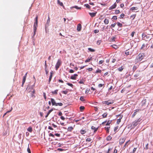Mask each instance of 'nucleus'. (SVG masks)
Segmentation results:
<instances>
[{
    "label": "nucleus",
    "instance_id": "1",
    "mask_svg": "<svg viewBox=\"0 0 153 153\" xmlns=\"http://www.w3.org/2000/svg\"><path fill=\"white\" fill-rule=\"evenodd\" d=\"M142 119L139 118L137 120H136L133 122L131 124L130 127L131 128H134L135 127L137 126L138 124H140V122L141 121Z\"/></svg>",
    "mask_w": 153,
    "mask_h": 153
},
{
    "label": "nucleus",
    "instance_id": "2",
    "mask_svg": "<svg viewBox=\"0 0 153 153\" xmlns=\"http://www.w3.org/2000/svg\"><path fill=\"white\" fill-rule=\"evenodd\" d=\"M144 57V54L143 53H140L138 56L136 57V61L137 62L141 61Z\"/></svg>",
    "mask_w": 153,
    "mask_h": 153
},
{
    "label": "nucleus",
    "instance_id": "3",
    "mask_svg": "<svg viewBox=\"0 0 153 153\" xmlns=\"http://www.w3.org/2000/svg\"><path fill=\"white\" fill-rule=\"evenodd\" d=\"M62 62L60 59H58L57 62L55 65L56 70H57L59 66L61 65Z\"/></svg>",
    "mask_w": 153,
    "mask_h": 153
},
{
    "label": "nucleus",
    "instance_id": "4",
    "mask_svg": "<svg viewBox=\"0 0 153 153\" xmlns=\"http://www.w3.org/2000/svg\"><path fill=\"white\" fill-rule=\"evenodd\" d=\"M126 138L125 137H121L119 140V144L120 145L123 144L125 141Z\"/></svg>",
    "mask_w": 153,
    "mask_h": 153
},
{
    "label": "nucleus",
    "instance_id": "5",
    "mask_svg": "<svg viewBox=\"0 0 153 153\" xmlns=\"http://www.w3.org/2000/svg\"><path fill=\"white\" fill-rule=\"evenodd\" d=\"M130 141V140H129L126 142V143L124 145L123 147V149L125 150V148L128 146V145H129L130 144V143H129Z\"/></svg>",
    "mask_w": 153,
    "mask_h": 153
},
{
    "label": "nucleus",
    "instance_id": "6",
    "mask_svg": "<svg viewBox=\"0 0 153 153\" xmlns=\"http://www.w3.org/2000/svg\"><path fill=\"white\" fill-rule=\"evenodd\" d=\"M27 73H26L23 77V79H22V87L23 86L25 82L26 78L27 76Z\"/></svg>",
    "mask_w": 153,
    "mask_h": 153
},
{
    "label": "nucleus",
    "instance_id": "7",
    "mask_svg": "<svg viewBox=\"0 0 153 153\" xmlns=\"http://www.w3.org/2000/svg\"><path fill=\"white\" fill-rule=\"evenodd\" d=\"M50 18L49 16L48 17V19L47 22H46V25H45V30H46V32H47V31L46 30V28L48 27V26L49 25V24L50 22Z\"/></svg>",
    "mask_w": 153,
    "mask_h": 153
},
{
    "label": "nucleus",
    "instance_id": "8",
    "mask_svg": "<svg viewBox=\"0 0 153 153\" xmlns=\"http://www.w3.org/2000/svg\"><path fill=\"white\" fill-rule=\"evenodd\" d=\"M36 24V22H34L33 25V31H34V34L33 36H34L36 34V30L37 27Z\"/></svg>",
    "mask_w": 153,
    "mask_h": 153
},
{
    "label": "nucleus",
    "instance_id": "9",
    "mask_svg": "<svg viewBox=\"0 0 153 153\" xmlns=\"http://www.w3.org/2000/svg\"><path fill=\"white\" fill-rule=\"evenodd\" d=\"M140 110L139 109H136V110H134V113L133 114H132V116H131V117L132 118H134L135 116V115L137 113V112L138 111H139Z\"/></svg>",
    "mask_w": 153,
    "mask_h": 153
},
{
    "label": "nucleus",
    "instance_id": "10",
    "mask_svg": "<svg viewBox=\"0 0 153 153\" xmlns=\"http://www.w3.org/2000/svg\"><path fill=\"white\" fill-rule=\"evenodd\" d=\"M109 100L104 101L102 103L103 104H106L108 105H109L110 104H111L113 103V102H109Z\"/></svg>",
    "mask_w": 153,
    "mask_h": 153
},
{
    "label": "nucleus",
    "instance_id": "11",
    "mask_svg": "<svg viewBox=\"0 0 153 153\" xmlns=\"http://www.w3.org/2000/svg\"><path fill=\"white\" fill-rule=\"evenodd\" d=\"M82 28V25L81 24H78L77 27V30L78 31H81Z\"/></svg>",
    "mask_w": 153,
    "mask_h": 153
},
{
    "label": "nucleus",
    "instance_id": "12",
    "mask_svg": "<svg viewBox=\"0 0 153 153\" xmlns=\"http://www.w3.org/2000/svg\"><path fill=\"white\" fill-rule=\"evenodd\" d=\"M117 6V4L115 2V3L114 4H113L109 8V10H112V9H114L115 8H116V7Z\"/></svg>",
    "mask_w": 153,
    "mask_h": 153
},
{
    "label": "nucleus",
    "instance_id": "13",
    "mask_svg": "<svg viewBox=\"0 0 153 153\" xmlns=\"http://www.w3.org/2000/svg\"><path fill=\"white\" fill-rule=\"evenodd\" d=\"M78 76L77 74H75L74 75L71 76L70 77V79H76V77Z\"/></svg>",
    "mask_w": 153,
    "mask_h": 153
},
{
    "label": "nucleus",
    "instance_id": "14",
    "mask_svg": "<svg viewBox=\"0 0 153 153\" xmlns=\"http://www.w3.org/2000/svg\"><path fill=\"white\" fill-rule=\"evenodd\" d=\"M97 13V12H94V13H89V14L90 15V16L92 17H93L95 16L96 14Z\"/></svg>",
    "mask_w": 153,
    "mask_h": 153
},
{
    "label": "nucleus",
    "instance_id": "15",
    "mask_svg": "<svg viewBox=\"0 0 153 153\" xmlns=\"http://www.w3.org/2000/svg\"><path fill=\"white\" fill-rule=\"evenodd\" d=\"M51 102L52 104V105H55L56 104V102L54 99L51 98Z\"/></svg>",
    "mask_w": 153,
    "mask_h": 153
},
{
    "label": "nucleus",
    "instance_id": "16",
    "mask_svg": "<svg viewBox=\"0 0 153 153\" xmlns=\"http://www.w3.org/2000/svg\"><path fill=\"white\" fill-rule=\"evenodd\" d=\"M53 110V108H52L49 110L48 112L47 115L45 116V117L46 118H47L48 116L50 114V113Z\"/></svg>",
    "mask_w": 153,
    "mask_h": 153
},
{
    "label": "nucleus",
    "instance_id": "17",
    "mask_svg": "<svg viewBox=\"0 0 153 153\" xmlns=\"http://www.w3.org/2000/svg\"><path fill=\"white\" fill-rule=\"evenodd\" d=\"M138 9V8L137 7H131L130 10H131L132 11H134L135 10H137Z\"/></svg>",
    "mask_w": 153,
    "mask_h": 153
},
{
    "label": "nucleus",
    "instance_id": "18",
    "mask_svg": "<svg viewBox=\"0 0 153 153\" xmlns=\"http://www.w3.org/2000/svg\"><path fill=\"white\" fill-rule=\"evenodd\" d=\"M53 76V71H51L50 73V75L49 79V81L50 82Z\"/></svg>",
    "mask_w": 153,
    "mask_h": 153
},
{
    "label": "nucleus",
    "instance_id": "19",
    "mask_svg": "<svg viewBox=\"0 0 153 153\" xmlns=\"http://www.w3.org/2000/svg\"><path fill=\"white\" fill-rule=\"evenodd\" d=\"M113 149V147H109L108 149V151L106 152V153H111V151Z\"/></svg>",
    "mask_w": 153,
    "mask_h": 153
},
{
    "label": "nucleus",
    "instance_id": "20",
    "mask_svg": "<svg viewBox=\"0 0 153 153\" xmlns=\"http://www.w3.org/2000/svg\"><path fill=\"white\" fill-rule=\"evenodd\" d=\"M58 91V89H56L54 91H52L51 93L53 94L56 95L57 94Z\"/></svg>",
    "mask_w": 153,
    "mask_h": 153
},
{
    "label": "nucleus",
    "instance_id": "21",
    "mask_svg": "<svg viewBox=\"0 0 153 153\" xmlns=\"http://www.w3.org/2000/svg\"><path fill=\"white\" fill-rule=\"evenodd\" d=\"M80 132L82 134H85L86 132V131L85 130L82 129L80 130Z\"/></svg>",
    "mask_w": 153,
    "mask_h": 153
},
{
    "label": "nucleus",
    "instance_id": "22",
    "mask_svg": "<svg viewBox=\"0 0 153 153\" xmlns=\"http://www.w3.org/2000/svg\"><path fill=\"white\" fill-rule=\"evenodd\" d=\"M146 99L143 100L142 101V105H146Z\"/></svg>",
    "mask_w": 153,
    "mask_h": 153
},
{
    "label": "nucleus",
    "instance_id": "23",
    "mask_svg": "<svg viewBox=\"0 0 153 153\" xmlns=\"http://www.w3.org/2000/svg\"><path fill=\"white\" fill-rule=\"evenodd\" d=\"M92 129L94 130V132H95L98 130V128H95L94 126H92L91 127Z\"/></svg>",
    "mask_w": 153,
    "mask_h": 153
},
{
    "label": "nucleus",
    "instance_id": "24",
    "mask_svg": "<svg viewBox=\"0 0 153 153\" xmlns=\"http://www.w3.org/2000/svg\"><path fill=\"white\" fill-rule=\"evenodd\" d=\"M38 16H37L36 17L35 19V22H36V26H38Z\"/></svg>",
    "mask_w": 153,
    "mask_h": 153
},
{
    "label": "nucleus",
    "instance_id": "25",
    "mask_svg": "<svg viewBox=\"0 0 153 153\" xmlns=\"http://www.w3.org/2000/svg\"><path fill=\"white\" fill-rule=\"evenodd\" d=\"M104 22L105 24H108L109 23V20L107 19H105Z\"/></svg>",
    "mask_w": 153,
    "mask_h": 153
},
{
    "label": "nucleus",
    "instance_id": "26",
    "mask_svg": "<svg viewBox=\"0 0 153 153\" xmlns=\"http://www.w3.org/2000/svg\"><path fill=\"white\" fill-rule=\"evenodd\" d=\"M92 57H91L90 58H88L85 61V63L89 62L91 60H92Z\"/></svg>",
    "mask_w": 153,
    "mask_h": 153
},
{
    "label": "nucleus",
    "instance_id": "27",
    "mask_svg": "<svg viewBox=\"0 0 153 153\" xmlns=\"http://www.w3.org/2000/svg\"><path fill=\"white\" fill-rule=\"evenodd\" d=\"M85 107L84 106H81L79 107V109L81 111H82L85 109Z\"/></svg>",
    "mask_w": 153,
    "mask_h": 153
},
{
    "label": "nucleus",
    "instance_id": "28",
    "mask_svg": "<svg viewBox=\"0 0 153 153\" xmlns=\"http://www.w3.org/2000/svg\"><path fill=\"white\" fill-rule=\"evenodd\" d=\"M73 129V128L72 126L69 127L68 129V131H71Z\"/></svg>",
    "mask_w": 153,
    "mask_h": 153
},
{
    "label": "nucleus",
    "instance_id": "29",
    "mask_svg": "<svg viewBox=\"0 0 153 153\" xmlns=\"http://www.w3.org/2000/svg\"><path fill=\"white\" fill-rule=\"evenodd\" d=\"M63 105V104L61 102L59 103H56V104L55 105V106H62Z\"/></svg>",
    "mask_w": 153,
    "mask_h": 153
},
{
    "label": "nucleus",
    "instance_id": "30",
    "mask_svg": "<svg viewBox=\"0 0 153 153\" xmlns=\"http://www.w3.org/2000/svg\"><path fill=\"white\" fill-rule=\"evenodd\" d=\"M75 8L77 10H80L81 8V7H79L77 6H73V7H71V8Z\"/></svg>",
    "mask_w": 153,
    "mask_h": 153
},
{
    "label": "nucleus",
    "instance_id": "31",
    "mask_svg": "<svg viewBox=\"0 0 153 153\" xmlns=\"http://www.w3.org/2000/svg\"><path fill=\"white\" fill-rule=\"evenodd\" d=\"M57 3L61 6H63V4L59 0H57Z\"/></svg>",
    "mask_w": 153,
    "mask_h": 153
},
{
    "label": "nucleus",
    "instance_id": "32",
    "mask_svg": "<svg viewBox=\"0 0 153 153\" xmlns=\"http://www.w3.org/2000/svg\"><path fill=\"white\" fill-rule=\"evenodd\" d=\"M140 72V71H137V72H138V73H137L136 74H135L134 75V77H137L138 76L140 75V74L139 73Z\"/></svg>",
    "mask_w": 153,
    "mask_h": 153
},
{
    "label": "nucleus",
    "instance_id": "33",
    "mask_svg": "<svg viewBox=\"0 0 153 153\" xmlns=\"http://www.w3.org/2000/svg\"><path fill=\"white\" fill-rule=\"evenodd\" d=\"M27 130L30 132H31L32 131V128L31 127H30L27 128Z\"/></svg>",
    "mask_w": 153,
    "mask_h": 153
},
{
    "label": "nucleus",
    "instance_id": "34",
    "mask_svg": "<svg viewBox=\"0 0 153 153\" xmlns=\"http://www.w3.org/2000/svg\"><path fill=\"white\" fill-rule=\"evenodd\" d=\"M107 113L106 112L105 113L102 115V116L103 118H106L107 117Z\"/></svg>",
    "mask_w": 153,
    "mask_h": 153
},
{
    "label": "nucleus",
    "instance_id": "35",
    "mask_svg": "<svg viewBox=\"0 0 153 153\" xmlns=\"http://www.w3.org/2000/svg\"><path fill=\"white\" fill-rule=\"evenodd\" d=\"M110 128V127H105V130H106V132L108 133L109 132V128Z\"/></svg>",
    "mask_w": 153,
    "mask_h": 153
},
{
    "label": "nucleus",
    "instance_id": "36",
    "mask_svg": "<svg viewBox=\"0 0 153 153\" xmlns=\"http://www.w3.org/2000/svg\"><path fill=\"white\" fill-rule=\"evenodd\" d=\"M117 25L120 27H121L123 26L122 24L119 22H117Z\"/></svg>",
    "mask_w": 153,
    "mask_h": 153
},
{
    "label": "nucleus",
    "instance_id": "37",
    "mask_svg": "<svg viewBox=\"0 0 153 153\" xmlns=\"http://www.w3.org/2000/svg\"><path fill=\"white\" fill-rule=\"evenodd\" d=\"M84 6L87 8L90 9L91 7L88 4H85L84 5Z\"/></svg>",
    "mask_w": 153,
    "mask_h": 153
},
{
    "label": "nucleus",
    "instance_id": "38",
    "mask_svg": "<svg viewBox=\"0 0 153 153\" xmlns=\"http://www.w3.org/2000/svg\"><path fill=\"white\" fill-rule=\"evenodd\" d=\"M137 66L134 65L133 68V71L134 72L137 69Z\"/></svg>",
    "mask_w": 153,
    "mask_h": 153
},
{
    "label": "nucleus",
    "instance_id": "39",
    "mask_svg": "<svg viewBox=\"0 0 153 153\" xmlns=\"http://www.w3.org/2000/svg\"><path fill=\"white\" fill-rule=\"evenodd\" d=\"M112 139V137L110 136H108L107 137L106 139L107 140H110Z\"/></svg>",
    "mask_w": 153,
    "mask_h": 153
},
{
    "label": "nucleus",
    "instance_id": "40",
    "mask_svg": "<svg viewBox=\"0 0 153 153\" xmlns=\"http://www.w3.org/2000/svg\"><path fill=\"white\" fill-rule=\"evenodd\" d=\"M80 100L82 101H85V100L84 99V97L83 96H81L80 97Z\"/></svg>",
    "mask_w": 153,
    "mask_h": 153
},
{
    "label": "nucleus",
    "instance_id": "41",
    "mask_svg": "<svg viewBox=\"0 0 153 153\" xmlns=\"http://www.w3.org/2000/svg\"><path fill=\"white\" fill-rule=\"evenodd\" d=\"M125 16V14L123 13L122 14H121L120 16V17H119L120 18H123Z\"/></svg>",
    "mask_w": 153,
    "mask_h": 153
},
{
    "label": "nucleus",
    "instance_id": "42",
    "mask_svg": "<svg viewBox=\"0 0 153 153\" xmlns=\"http://www.w3.org/2000/svg\"><path fill=\"white\" fill-rule=\"evenodd\" d=\"M117 16H113L112 19L114 20H117Z\"/></svg>",
    "mask_w": 153,
    "mask_h": 153
},
{
    "label": "nucleus",
    "instance_id": "43",
    "mask_svg": "<svg viewBox=\"0 0 153 153\" xmlns=\"http://www.w3.org/2000/svg\"><path fill=\"white\" fill-rule=\"evenodd\" d=\"M12 109H13V108L11 107V110L10 111H7L4 114L3 116L4 117V116L7 113H9V112H10L12 110Z\"/></svg>",
    "mask_w": 153,
    "mask_h": 153
},
{
    "label": "nucleus",
    "instance_id": "44",
    "mask_svg": "<svg viewBox=\"0 0 153 153\" xmlns=\"http://www.w3.org/2000/svg\"><path fill=\"white\" fill-rule=\"evenodd\" d=\"M45 71L46 72V74L48 75V71L47 68H45Z\"/></svg>",
    "mask_w": 153,
    "mask_h": 153
},
{
    "label": "nucleus",
    "instance_id": "45",
    "mask_svg": "<svg viewBox=\"0 0 153 153\" xmlns=\"http://www.w3.org/2000/svg\"><path fill=\"white\" fill-rule=\"evenodd\" d=\"M62 93L65 94H67L68 93V91H62Z\"/></svg>",
    "mask_w": 153,
    "mask_h": 153
},
{
    "label": "nucleus",
    "instance_id": "46",
    "mask_svg": "<svg viewBox=\"0 0 153 153\" xmlns=\"http://www.w3.org/2000/svg\"><path fill=\"white\" fill-rule=\"evenodd\" d=\"M123 69V68L122 66H121L118 68V70L120 71H122Z\"/></svg>",
    "mask_w": 153,
    "mask_h": 153
},
{
    "label": "nucleus",
    "instance_id": "47",
    "mask_svg": "<svg viewBox=\"0 0 153 153\" xmlns=\"http://www.w3.org/2000/svg\"><path fill=\"white\" fill-rule=\"evenodd\" d=\"M93 70V69L92 68H89L87 69L89 72L92 71Z\"/></svg>",
    "mask_w": 153,
    "mask_h": 153
},
{
    "label": "nucleus",
    "instance_id": "48",
    "mask_svg": "<svg viewBox=\"0 0 153 153\" xmlns=\"http://www.w3.org/2000/svg\"><path fill=\"white\" fill-rule=\"evenodd\" d=\"M86 141L88 142H90L91 141V139L90 138H87Z\"/></svg>",
    "mask_w": 153,
    "mask_h": 153
},
{
    "label": "nucleus",
    "instance_id": "49",
    "mask_svg": "<svg viewBox=\"0 0 153 153\" xmlns=\"http://www.w3.org/2000/svg\"><path fill=\"white\" fill-rule=\"evenodd\" d=\"M88 50L90 51H91V52H94L95 51V50L93 49H92L91 48H88Z\"/></svg>",
    "mask_w": 153,
    "mask_h": 153
},
{
    "label": "nucleus",
    "instance_id": "50",
    "mask_svg": "<svg viewBox=\"0 0 153 153\" xmlns=\"http://www.w3.org/2000/svg\"><path fill=\"white\" fill-rule=\"evenodd\" d=\"M112 122L111 120V121H108V122L107 123V124H106V125H109Z\"/></svg>",
    "mask_w": 153,
    "mask_h": 153
},
{
    "label": "nucleus",
    "instance_id": "51",
    "mask_svg": "<svg viewBox=\"0 0 153 153\" xmlns=\"http://www.w3.org/2000/svg\"><path fill=\"white\" fill-rule=\"evenodd\" d=\"M67 84L68 85L72 87H73V85L71 84V83H67Z\"/></svg>",
    "mask_w": 153,
    "mask_h": 153
},
{
    "label": "nucleus",
    "instance_id": "52",
    "mask_svg": "<svg viewBox=\"0 0 153 153\" xmlns=\"http://www.w3.org/2000/svg\"><path fill=\"white\" fill-rule=\"evenodd\" d=\"M120 13V11L119 10H116L115 11V14H118Z\"/></svg>",
    "mask_w": 153,
    "mask_h": 153
},
{
    "label": "nucleus",
    "instance_id": "53",
    "mask_svg": "<svg viewBox=\"0 0 153 153\" xmlns=\"http://www.w3.org/2000/svg\"><path fill=\"white\" fill-rule=\"evenodd\" d=\"M102 72V71L101 70H100V69H98L96 71V73H101Z\"/></svg>",
    "mask_w": 153,
    "mask_h": 153
},
{
    "label": "nucleus",
    "instance_id": "54",
    "mask_svg": "<svg viewBox=\"0 0 153 153\" xmlns=\"http://www.w3.org/2000/svg\"><path fill=\"white\" fill-rule=\"evenodd\" d=\"M27 151L29 153H31L30 149L29 147V145H28V147L27 149Z\"/></svg>",
    "mask_w": 153,
    "mask_h": 153
},
{
    "label": "nucleus",
    "instance_id": "55",
    "mask_svg": "<svg viewBox=\"0 0 153 153\" xmlns=\"http://www.w3.org/2000/svg\"><path fill=\"white\" fill-rule=\"evenodd\" d=\"M121 122V120L118 119L117 120V124H119Z\"/></svg>",
    "mask_w": 153,
    "mask_h": 153
},
{
    "label": "nucleus",
    "instance_id": "56",
    "mask_svg": "<svg viewBox=\"0 0 153 153\" xmlns=\"http://www.w3.org/2000/svg\"><path fill=\"white\" fill-rule=\"evenodd\" d=\"M148 145H149V144H148V143H147L146 146H145V147L144 148V149H145L146 150H147L149 148V147H148Z\"/></svg>",
    "mask_w": 153,
    "mask_h": 153
},
{
    "label": "nucleus",
    "instance_id": "57",
    "mask_svg": "<svg viewBox=\"0 0 153 153\" xmlns=\"http://www.w3.org/2000/svg\"><path fill=\"white\" fill-rule=\"evenodd\" d=\"M118 128V126H116L115 128H114V131L116 132V131L117 130V129Z\"/></svg>",
    "mask_w": 153,
    "mask_h": 153
},
{
    "label": "nucleus",
    "instance_id": "58",
    "mask_svg": "<svg viewBox=\"0 0 153 153\" xmlns=\"http://www.w3.org/2000/svg\"><path fill=\"white\" fill-rule=\"evenodd\" d=\"M104 85V84H100L98 85V87L99 88H101Z\"/></svg>",
    "mask_w": 153,
    "mask_h": 153
},
{
    "label": "nucleus",
    "instance_id": "59",
    "mask_svg": "<svg viewBox=\"0 0 153 153\" xmlns=\"http://www.w3.org/2000/svg\"><path fill=\"white\" fill-rule=\"evenodd\" d=\"M49 136L50 137H54V135L52 133H50L49 134Z\"/></svg>",
    "mask_w": 153,
    "mask_h": 153
},
{
    "label": "nucleus",
    "instance_id": "60",
    "mask_svg": "<svg viewBox=\"0 0 153 153\" xmlns=\"http://www.w3.org/2000/svg\"><path fill=\"white\" fill-rule=\"evenodd\" d=\"M136 16V14L134 15H133L131 16L130 17L131 18H133V19H134V18H135Z\"/></svg>",
    "mask_w": 153,
    "mask_h": 153
},
{
    "label": "nucleus",
    "instance_id": "61",
    "mask_svg": "<svg viewBox=\"0 0 153 153\" xmlns=\"http://www.w3.org/2000/svg\"><path fill=\"white\" fill-rule=\"evenodd\" d=\"M137 149V148H134L133 149V151L132 152V153H134L136 151Z\"/></svg>",
    "mask_w": 153,
    "mask_h": 153
},
{
    "label": "nucleus",
    "instance_id": "62",
    "mask_svg": "<svg viewBox=\"0 0 153 153\" xmlns=\"http://www.w3.org/2000/svg\"><path fill=\"white\" fill-rule=\"evenodd\" d=\"M112 47H113L115 49H117V46L116 45H113L112 46Z\"/></svg>",
    "mask_w": 153,
    "mask_h": 153
},
{
    "label": "nucleus",
    "instance_id": "63",
    "mask_svg": "<svg viewBox=\"0 0 153 153\" xmlns=\"http://www.w3.org/2000/svg\"><path fill=\"white\" fill-rule=\"evenodd\" d=\"M125 53V54L127 55H128L129 54V52L128 51V50H126V52Z\"/></svg>",
    "mask_w": 153,
    "mask_h": 153
},
{
    "label": "nucleus",
    "instance_id": "64",
    "mask_svg": "<svg viewBox=\"0 0 153 153\" xmlns=\"http://www.w3.org/2000/svg\"><path fill=\"white\" fill-rule=\"evenodd\" d=\"M117 149H114V152H113L111 153H117Z\"/></svg>",
    "mask_w": 153,
    "mask_h": 153
}]
</instances>
